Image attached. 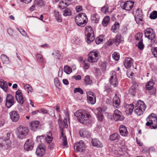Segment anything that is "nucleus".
Masks as SVG:
<instances>
[{
  "instance_id": "47",
  "label": "nucleus",
  "mask_w": 157,
  "mask_h": 157,
  "mask_svg": "<svg viewBox=\"0 0 157 157\" xmlns=\"http://www.w3.org/2000/svg\"><path fill=\"white\" fill-rule=\"evenodd\" d=\"M107 63L105 62H101L100 64V67L102 71H105L106 68Z\"/></svg>"
},
{
  "instance_id": "11",
  "label": "nucleus",
  "mask_w": 157,
  "mask_h": 157,
  "mask_svg": "<svg viewBox=\"0 0 157 157\" xmlns=\"http://www.w3.org/2000/svg\"><path fill=\"white\" fill-rule=\"evenodd\" d=\"M111 76L109 79L110 83L114 87H116L118 84L116 73L114 71H112L111 72Z\"/></svg>"
},
{
  "instance_id": "25",
  "label": "nucleus",
  "mask_w": 157,
  "mask_h": 157,
  "mask_svg": "<svg viewBox=\"0 0 157 157\" xmlns=\"http://www.w3.org/2000/svg\"><path fill=\"white\" fill-rule=\"evenodd\" d=\"M92 145L94 147H101L103 146L102 143L98 139H93L92 140Z\"/></svg>"
},
{
  "instance_id": "1",
  "label": "nucleus",
  "mask_w": 157,
  "mask_h": 157,
  "mask_svg": "<svg viewBox=\"0 0 157 157\" xmlns=\"http://www.w3.org/2000/svg\"><path fill=\"white\" fill-rule=\"evenodd\" d=\"M74 115L81 123L86 124L90 123V119L91 116L88 112L84 110L79 109L74 113Z\"/></svg>"
},
{
  "instance_id": "64",
  "label": "nucleus",
  "mask_w": 157,
  "mask_h": 157,
  "mask_svg": "<svg viewBox=\"0 0 157 157\" xmlns=\"http://www.w3.org/2000/svg\"><path fill=\"white\" fill-rule=\"evenodd\" d=\"M67 119L66 118L64 119L63 121V125L64 126V127L65 128H67Z\"/></svg>"
},
{
  "instance_id": "2",
  "label": "nucleus",
  "mask_w": 157,
  "mask_h": 157,
  "mask_svg": "<svg viewBox=\"0 0 157 157\" xmlns=\"http://www.w3.org/2000/svg\"><path fill=\"white\" fill-rule=\"evenodd\" d=\"M147 126L151 129H157V118L154 113H151L146 119Z\"/></svg>"
},
{
  "instance_id": "59",
  "label": "nucleus",
  "mask_w": 157,
  "mask_h": 157,
  "mask_svg": "<svg viewBox=\"0 0 157 157\" xmlns=\"http://www.w3.org/2000/svg\"><path fill=\"white\" fill-rule=\"evenodd\" d=\"M104 89L105 90L108 92H110L111 90V89L110 88V86L107 84H106L105 85Z\"/></svg>"
},
{
  "instance_id": "34",
  "label": "nucleus",
  "mask_w": 157,
  "mask_h": 157,
  "mask_svg": "<svg viewBox=\"0 0 157 157\" xmlns=\"http://www.w3.org/2000/svg\"><path fill=\"white\" fill-rule=\"evenodd\" d=\"M71 14V11L68 8H66L63 11V15L64 16H70Z\"/></svg>"
},
{
  "instance_id": "7",
  "label": "nucleus",
  "mask_w": 157,
  "mask_h": 157,
  "mask_svg": "<svg viewBox=\"0 0 157 157\" xmlns=\"http://www.w3.org/2000/svg\"><path fill=\"white\" fill-rule=\"evenodd\" d=\"M145 37L151 40H154L155 37V33L153 29L149 28L144 30Z\"/></svg>"
},
{
  "instance_id": "43",
  "label": "nucleus",
  "mask_w": 157,
  "mask_h": 157,
  "mask_svg": "<svg viewBox=\"0 0 157 157\" xmlns=\"http://www.w3.org/2000/svg\"><path fill=\"white\" fill-rule=\"evenodd\" d=\"M85 82L87 85H90L92 83V81L90 79V76H86L85 78Z\"/></svg>"
},
{
  "instance_id": "3",
  "label": "nucleus",
  "mask_w": 157,
  "mask_h": 157,
  "mask_svg": "<svg viewBox=\"0 0 157 157\" xmlns=\"http://www.w3.org/2000/svg\"><path fill=\"white\" fill-rule=\"evenodd\" d=\"M87 21V18L84 13H79L75 18V21L77 25L80 27H84Z\"/></svg>"
},
{
  "instance_id": "28",
  "label": "nucleus",
  "mask_w": 157,
  "mask_h": 157,
  "mask_svg": "<svg viewBox=\"0 0 157 157\" xmlns=\"http://www.w3.org/2000/svg\"><path fill=\"white\" fill-rule=\"evenodd\" d=\"M0 87L4 91H6L8 89L7 83L3 80L0 81Z\"/></svg>"
},
{
  "instance_id": "51",
  "label": "nucleus",
  "mask_w": 157,
  "mask_h": 157,
  "mask_svg": "<svg viewBox=\"0 0 157 157\" xmlns=\"http://www.w3.org/2000/svg\"><path fill=\"white\" fill-rule=\"evenodd\" d=\"M36 58L37 61L39 62L42 63L43 61V57L42 56L39 54H37L36 55Z\"/></svg>"
},
{
  "instance_id": "9",
  "label": "nucleus",
  "mask_w": 157,
  "mask_h": 157,
  "mask_svg": "<svg viewBox=\"0 0 157 157\" xmlns=\"http://www.w3.org/2000/svg\"><path fill=\"white\" fill-rule=\"evenodd\" d=\"M0 146L3 149H7L10 147V141L9 139L0 138Z\"/></svg>"
},
{
  "instance_id": "27",
  "label": "nucleus",
  "mask_w": 157,
  "mask_h": 157,
  "mask_svg": "<svg viewBox=\"0 0 157 157\" xmlns=\"http://www.w3.org/2000/svg\"><path fill=\"white\" fill-rule=\"evenodd\" d=\"M126 108V113L128 114L131 115L132 111L134 108V105L132 104L129 105H126L125 106Z\"/></svg>"
},
{
  "instance_id": "23",
  "label": "nucleus",
  "mask_w": 157,
  "mask_h": 157,
  "mask_svg": "<svg viewBox=\"0 0 157 157\" xmlns=\"http://www.w3.org/2000/svg\"><path fill=\"white\" fill-rule=\"evenodd\" d=\"M132 63V60L130 58H127L125 59L124 61V65L126 68H129L131 66Z\"/></svg>"
},
{
  "instance_id": "62",
  "label": "nucleus",
  "mask_w": 157,
  "mask_h": 157,
  "mask_svg": "<svg viewBox=\"0 0 157 157\" xmlns=\"http://www.w3.org/2000/svg\"><path fill=\"white\" fill-rule=\"evenodd\" d=\"M121 141H119V143H117L118 146L121 149H123L124 147V144H122V143H121Z\"/></svg>"
},
{
  "instance_id": "8",
  "label": "nucleus",
  "mask_w": 157,
  "mask_h": 157,
  "mask_svg": "<svg viewBox=\"0 0 157 157\" xmlns=\"http://www.w3.org/2000/svg\"><path fill=\"white\" fill-rule=\"evenodd\" d=\"M98 53V52L97 51H92L90 52L88 59V61L91 63L97 62L99 59Z\"/></svg>"
},
{
  "instance_id": "31",
  "label": "nucleus",
  "mask_w": 157,
  "mask_h": 157,
  "mask_svg": "<svg viewBox=\"0 0 157 157\" xmlns=\"http://www.w3.org/2000/svg\"><path fill=\"white\" fill-rule=\"evenodd\" d=\"M119 27L120 25L119 22L117 21H116L114 25L112 26L111 30L114 33H116L119 29Z\"/></svg>"
},
{
  "instance_id": "14",
  "label": "nucleus",
  "mask_w": 157,
  "mask_h": 157,
  "mask_svg": "<svg viewBox=\"0 0 157 157\" xmlns=\"http://www.w3.org/2000/svg\"><path fill=\"white\" fill-rule=\"evenodd\" d=\"M46 148L43 144L39 145L36 149V153L37 155L40 157L42 156L45 154Z\"/></svg>"
},
{
  "instance_id": "15",
  "label": "nucleus",
  "mask_w": 157,
  "mask_h": 157,
  "mask_svg": "<svg viewBox=\"0 0 157 157\" xmlns=\"http://www.w3.org/2000/svg\"><path fill=\"white\" fill-rule=\"evenodd\" d=\"M74 149L77 151H82L85 149L83 141H80L79 143H75L74 145Z\"/></svg>"
},
{
  "instance_id": "39",
  "label": "nucleus",
  "mask_w": 157,
  "mask_h": 157,
  "mask_svg": "<svg viewBox=\"0 0 157 157\" xmlns=\"http://www.w3.org/2000/svg\"><path fill=\"white\" fill-rule=\"evenodd\" d=\"M119 135L117 133H114L110 136L109 139L111 141H114L118 139Z\"/></svg>"
},
{
  "instance_id": "61",
  "label": "nucleus",
  "mask_w": 157,
  "mask_h": 157,
  "mask_svg": "<svg viewBox=\"0 0 157 157\" xmlns=\"http://www.w3.org/2000/svg\"><path fill=\"white\" fill-rule=\"evenodd\" d=\"M63 73V68L61 67L59 69L58 73V76L59 77H61L62 76Z\"/></svg>"
},
{
  "instance_id": "48",
  "label": "nucleus",
  "mask_w": 157,
  "mask_h": 157,
  "mask_svg": "<svg viewBox=\"0 0 157 157\" xmlns=\"http://www.w3.org/2000/svg\"><path fill=\"white\" fill-rule=\"evenodd\" d=\"M34 4L39 6H43L44 5V2L42 0H35Z\"/></svg>"
},
{
  "instance_id": "12",
  "label": "nucleus",
  "mask_w": 157,
  "mask_h": 157,
  "mask_svg": "<svg viewBox=\"0 0 157 157\" xmlns=\"http://www.w3.org/2000/svg\"><path fill=\"white\" fill-rule=\"evenodd\" d=\"M113 117L116 121H122L124 118L121 112L118 109H116L114 111Z\"/></svg>"
},
{
  "instance_id": "24",
  "label": "nucleus",
  "mask_w": 157,
  "mask_h": 157,
  "mask_svg": "<svg viewBox=\"0 0 157 157\" xmlns=\"http://www.w3.org/2000/svg\"><path fill=\"white\" fill-rule=\"evenodd\" d=\"M97 117L99 121H102L104 118V117L101 108L100 107H98L97 109Z\"/></svg>"
},
{
  "instance_id": "45",
  "label": "nucleus",
  "mask_w": 157,
  "mask_h": 157,
  "mask_svg": "<svg viewBox=\"0 0 157 157\" xmlns=\"http://www.w3.org/2000/svg\"><path fill=\"white\" fill-rule=\"evenodd\" d=\"M103 40V38L102 36H100L97 38L95 40L96 43L99 44L101 43Z\"/></svg>"
},
{
  "instance_id": "46",
  "label": "nucleus",
  "mask_w": 157,
  "mask_h": 157,
  "mask_svg": "<svg viewBox=\"0 0 157 157\" xmlns=\"http://www.w3.org/2000/svg\"><path fill=\"white\" fill-rule=\"evenodd\" d=\"M109 8L107 5H105L102 7L101 8V10L102 12L106 14L109 12Z\"/></svg>"
},
{
  "instance_id": "42",
  "label": "nucleus",
  "mask_w": 157,
  "mask_h": 157,
  "mask_svg": "<svg viewBox=\"0 0 157 157\" xmlns=\"http://www.w3.org/2000/svg\"><path fill=\"white\" fill-rule=\"evenodd\" d=\"M143 36V34L141 33H138L136 35L135 37L137 40L142 41V37Z\"/></svg>"
},
{
  "instance_id": "19",
  "label": "nucleus",
  "mask_w": 157,
  "mask_h": 157,
  "mask_svg": "<svg viewBox=\"0 0 157 157\" xmlns=\"http://www.w3.org/2000/svg\"><path fill=\"white\" fill-rule=\"evenodd\" d=\"M155 82L153 81H150L147 82L145 86L146 88L148 90H152L151 92H150L151 94H154L156 93V90L155 88H153V86Z\"/></svg>"
},
{
  "instance_id": "63",
  "label": "nucleus",
  "mask_w": 157,
  "mask_h": 157,
  "mask_svg": "<svg viewBox=\"0 0 157 157\" xmlns=\"http://www.w3.org/2000/svg\"><path fill=\"white\" fill-rule=\"evenodd\" d=\"M54 83L56 86L59 85V81L58 78H55Z\"/></svg>"
},
{
  "instance_id": "56",
  "label": "nucleus",
  "mask_w": 157,
  "mask_h": 157,
  "mask_svg": "<svg viewBox=\"0 0 157 157\" xmlns=\"http://www.w3.org/2000/svg\"><path fill=\"white\" fill-rule=\"evenodd\" d=\"M144 47V45L143 44L142 41H140L138 44V48L140 50L143 49Z\"/></svg>"
},
{
  "instance_id": "29",
  "label": "nucleus",
  "mask_w": 157,
  "mask_h": 157,
  "mask_svg": "<svg viewBox=\"0 0 157 157\" xmlns=\"http://www.w3.org/2000/svg\"><path fill=\"white\" fill-rule=\"evenodd\" d=\"M52 135V133L51 132H49L47 133V136L45 137V139L48 143H50L52 142L53 139Z\"/></svg>"
},
{
  "instance_id": "57",
  "label": "nucleus",
  "mask_w": 157,
  "mask_h": 157,
  "mask_svg": "<svg viewBox=\"0 0 157 157\" xmlns=\"http://www.w3.org/2000/svg\"><path fill=\"white\" fill-rule=\"evenodd\" d=\"M18 31L23 36H25L26 35V33L25 31L22 29H18Z\"/></svg>"
},
{
  "instance_id": "33",
  "label": "nucleus",
  "mask_w": 157,
  "mask_h": 157,
  "mask_svg": "<svg viewBox=\"0 0 157 157\" xmlns=\"http://www.w3.org/2000/svg\"><path fill=\"white\" fill-rule=\"evenodd\" d=\"M110 21V17L109 16H106L104 17L102 21V25L104 26H106L108 24Z\"/></svg>"
},
{
  "instance_id": "37",
  "label": "nucleus",
  "mask_w": 157,
  "mask_h": 157,
  "mask_svg": "<svg viewBox=\"0 0 157 157\" xmlns=\"http://www.w3.org/2000/svg\"><path fill=\"white\" fill-rule=\"evenodd\" d=\"M63 70L64 72L67 74H69L72 72L71 68L67 65L64 66Z\"/></svg>"
},
{
  "instance_id": "17",
  "label": "nucleus",
  "mask_w": 157,
  "mask_h": 157,
  "mask_svg": "<svg viewBox=\"0 0 157 157\" xmlns=\"http://www.w3.org/2000/svg\"><path fill=\"white\" fill-rule=\"evenodd\" d=\"M34 145V142L32 139H28L24 145V149L27 151L31 150L33 148Z\"/></svg>"
},
{
  "instance_id": "16",
  "label": "nucleus",
  "mask_w": 157,
  "mask_h": 157,
  "mask_svg": "<svg viewBox=\"0 0 157 157\" xmlns=\"http://www.w3.org/2000/svg\"><path fill=\"white\" fill-rule=\"evenodd\" d=\"M10 118L13 122L18 121L20 118L19 115L17 111H12L10 113Z\"/></svg>"
},
{
  "instance_id": "4",
  "label": "nucleus",
  "mask_w": 157,
  "mask_h": 157,
  "mask_svg": "<svg viewBox=\"0 0 157 157\" xmlns=\"http://www.w3.org/2000/svg\"><path fill=\"white\" fill-rule=\"evenodd\" d=\"M28 132L27 127L20 125L17 129L16 134L18 138L23 139L26 137Z\"/></svg>"
},
{
  "instance_id": "6",
  "label": "nucleus",
  "mask_w": 157,
  "mask_h": 157,
  "mask_svg": "<svg viewBox=\"0 0 157 157\" xmlns=\"http://www.w3.org/2000/svg\"><path fill=\"white\" fill-rule=\"evenodd\" d=\"M85 29L86 30V32L87 35L86 42L88 43H90L95 39L94 31L91 26H86L85 27Z\"/></svg>"
},
{
  "instance_id": "41",
  "label": "nucleus",
  "mask_w": 157,
  "mask_h": 157,
  "mask_svg": "<svg viewBox=\"0 0 157 157\" xmlns=\"http://www.w3.org/2000/svg\"><path fill=\"white\" fill-rule=\"evenodd\" d=\"M121 36L120 35H117L114 39V42L116 43L119 44L121 41Z\"/></svg>"
},
{
  "instance_id": "26",
  "label": "nucleus",
  "mask_w": 157,
  "mask_h": 157,
  "mask_svg": "<svg viewBox=\"0 0 157 157\" xmlns=\"http://www.w3.org/2000/svg\"><path fill=\"white\" fill-rule=\"evenodd\" d=\"M113 106L115 108H118L120 104V100L119 98L115 96L113 99Z\"/></svg>"
},
{
  "instance_id": "32",
  "label": "nucleus",
  "mask_w": 157,
  "mask_h": 157,
  "mask_svg": "<svg viewBox=\"0 0 157 157\" xmlns=\"http://www.w3.org/2000/svg\"><path fill=\"white\" fill-rule=\"evenodd\" d=\"M56 21L59 22H61L62 21V19L61 17V15L59 14V12L57 10L54 11Z\"/></svg>"
},
{
  "instance_id": "38",
  "label": "nucleus",
  "mask_w": 157,
  "mask_h": 157,
  "mask_svg": "<svg viewBox=\"0 0 157 157\" xmlns=\"http://www.w3.org/2000/svg\"><path fill=\"white\" fill-rule=\"evenodd\" d=\"M150 18L151 19H155L157 18V11H153L150 14Z\"/></svg>"
},
{
  "instance_id": "60",
  "label": "nucleus",
  "mask_w": 157,
  "mask_h": 157,
  "mask_svg": "<svg viewBox=\"0 0 157 157\" xmlns=\"http://www.w3.org/2000/svg\"><path fill=\"white\" fill-rule=\"evenodd\" d=\"M82 7L81 6H77L76 7V10L77 12H79L82 10Z\"/></svg>"
},
{
  "instance_id": "52",
  "label": "nucleus",
  "mask_w": 157,
  "mask_h": 157,
  "mask_svg": "<svg viewBox=\"0 0 157 157\" xmlns=\"http://www.w3.org/2000/svg\"><path fill=\"white\" fill-rule=\"evenodd\" d=\"M77 92H79L81 94H83V91L80 88H75L74 90V93H76Z\"/></svg>"
},
{
  "instance_id": "40",
  "label": "nucleus",
  "mask_w": 157,
  "mask_h": 157,
  "mask_svg": "<svg viewBox=\"0 0 157 157\" xmlns=\"http://www.w3.org/2000/svg\"><path fill=\"white\" fill-rule=\"evenodd\" d=\"M113 59L116 61L118 60L120 58V55L117 52H114L112 55Z\"/></svg>"
},
{
  "instance_id": "49",
  "label": "nucleus",
  "mask_w": 157,
  "mask_h": 157,
  "mask_svg": "<svg viewBox=\"0 0 157 157\" xmlns=\"http://www.w3.org/2000/svg\"><path fill=\"white\" fill-rule=\"evenodd\" d=\"M142 17V13L139 9H137L136 12V16L135 17Z\"/></svg>"
},
{
  "instance_id": "13",
  "label": "nucleus",
  "mask_w": 157,
  "mask_h": 157,
  "mask_svg": "<svg viewBox=\"0 0 157 157\" xmlns=\"http://www.w3.org/2000/svg\"><path fill=\"white\" fill-rule=\"evenodd\" d=\"M14 104V100L13 97L11 94H8L7 95L6 106L8 108H10Z\"/></svg>"
},
{
  "instance_id": "58",
  "label": "nucleus",
  "mask_w": 157,
  "mask_h": 157,
  "mask_svg": "<svg viewBox=\"0 0 157 157\" xmlns=\"http://www.w3.org/2000/svg\"><path fill=\"white\" fill-rule=\"evenodd\" d=\"M152 53L154 56L157 58V47L154 48V50L152 52Z\"/></svg>"
},
{
  "instance_id": "22",
  "label": "nucleus",
  "mask_w": 157,
  "mask_h": 157,
  "mask_svg": "<svg viewBox=\"0 0 157 157\" xmlns=\"http://www.w3.org/2000/svg\"><path fill=\"white\" fill-rule=\"evenodd\" d=\"M119 132L120 134L123 136H126L128 134V132L126 127L124 125H121L119 127Z\"/></svg>"
},
{
  "instance_id": "21",
  "label": "nucleus",
  "mask_w": 157,
  "mask_h": 157,
  "mask_svg": "<svg viewBox=\"0 0 157 157\" xmlns=\"http://www.w3.org/2000/svg\"><path fill=\"white\" fill-rule=\"evenodd\" d=\"M79 134L81 137L88 138L90 136V133L86 129H82L79 131Z\"/></svg>"
},
{
  "instance_id": "20",
  "label": "nucleus",
  "mask_w": 157,
  "mask_h": 157,
  "mask_svg": "<svg viewBox=\"0 0 157 157\" xmlns=\"http://www.w3.org/2000/svg\"><path fill=\"white\" fill-rule=\"evenodd\" d=\"M16 98L18 102L21 104L24 103V100L21 90L18 89L16 92Z\"/></svg>"
},
{
  "instance_id": "18",
  "label": "nucleus",
  "mask_w": 157,
  "mask_h": 157,
  "mask_svg": "<svg viewBox=\"0 0 157 157\" xmlns=\"http://www.w3.org/2000/svg\"><path fill=\"white\" fill-rule=\"evenodd\" d=\"M134 3V2L131 1H127L121 6V8L127 11H130L133 7Z\"/></svg>"
},
{
  "instance_id": "54",
  "label": "nucleus",
  "mask_w": 157,
  "mask_h": 157,
  "mask_svg": "<svg viewBox=\"0 0 157 157\" xmlns=\"http://www.w3.org/2000/svg\"><path fill=\"white\" fill-rule=\"evenodd\" d=\"M84 68L86 69H87L89 67V64L87 60L84 61L83 63Z\"/></svg>"
},
{
  "instance_id": "10",
  "label": "nucleus",
  "mask_w": 157,
  "mask_h": 157,
  "mask_svg": "<svg viewBox=\"0 0 157 157\" xmlns=\"http://www.w3.org/2000/svg\"><path fill=\"white\" fill-rule=\"evenodd\" d=\"M87 101L90 104L93 105L96 102V95L92 92L87 93Z\"/></svg>"
},
{
  "instance_id": "36",
  "label": "nucleus",
  "mask_w": 157,
  "mask_h": 157,
  "mask_svg": "<svg viewBox=\"0 0 157 157\" xmlns=\"http://www.w3.org/2000/svg\"><path fill=\"white\" fill-rule=\"evenodd\" d=\"M68 6L67 3H64L63 1H62L59 2V7L60 9H63Z\"/></svg>"
},
{
  "instance_id": "55",
  "label": "nucleus",
  "mask_w": 157,
  "mask_h": 157,
  "mask_svg": "<svg viewBox=\"0 0 157 157\" xmlns=\"http://www.w3.org/2000/svg\"><path fill=\"white\" fill-rule=\"evenodd\" d=\"M24 87L25 89H27L28 93L29 92V91H31L33 89L32 87L29 85L28 84H27L25 85L24 86Z\"/></svg>"
},
{
  "instance_id": "44",
  "label": "nucleus",
  "mask_w": 157,
  "mask_h": 157,
  "mask_svg": "<svg viewBox=\"0 0 157 157\" xmlns=\"http://www.w3.org/2000/svg\"><path fill=\"white\" fill-rule=\"evenodd\" d=\"M62 136L61 138L62 139V140L63 142V145L64 146H66L67 147V139L66 137H65L63 136V133L62 132Z\"/></svg>"
},
{
  "instance_id": "50",
  "label": "nucleus",
  "mask_w": 157,
  "mask_h": 157,
  "mask_svg": "<svg viewBox=\"0 0 157 157\" xmlns=\"http://www.w3.org/2000/svg\"><path fill=\"white\" fill-rule=\"evenodd\" d=\"M30 125L31 127V129L33 131H36L39 128V126L35 124L34 123L31 122Z\"/></svg>"
},
{
  "instance_id": "30",
  "label": "nucleus",
  "mask_w": 157,
  "mask_h": 157,
  "mask_svg": "<svg viewBox=\"0 0 157 157\" xmlns=\"http://www.w3.org/2000/svg\"><path fill=\"white\" fill-rule=\"evenodd\" d=\"M1 59L3 63L8 64L9 63V57L5 54H2L1 56Z\"/></svg>"
},
{
  "instance_id": "5",
  "label": "nucleus",
  "mask_w": 157,
  "mask_h": 157,
  "mask_svg": "<svg viewBox=\"0 0 157 157\" xmlns=\"http://www.w3.org/2000/svg\"><path fill=\"white\" fill-rule=\"evenodd\" d=\"M146 107V105L143 101L139 100L136 104L134 112L138 116L142 114Z\"/></svg>"
},
{
  "instance_id": "35",
  "label": "nucleus",
  "mask_w": 157,
  "mask_h": 157,
  "mask_svg": "<svg viewBox=\"0 0 157 157\" xmlns=\"http://www.w3.org/2000/svg\"><path fill=\"white\" fill-rule=\"evenodd\" d=\"M52 55H55L56 58L58 59H60L62 58L61 53L60 51L58 50L54 51V52L52 54Z\"/></svg>"
},
{
  "instance_id": "53",
  "label": "nucleus",
  "mask_w": 157,
  "mask_h": 157,
  "mask_svg": "<svg viewBox=\"0 0 157 157\" xmlns=\"http://www.w3.org/2000/svg\"><path fill=\"white\" fill-rule=\"evenodd\" d=\"M136 21L137 23L140 24L143 21V17H135Z\"/></svg>"
}]
</instances>
